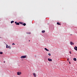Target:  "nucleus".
Masks as SVG:
<instances>
[{
	"label": "nucleus",
	"mask_w": 77,
	"mask_h": 77,
	"mask_svg": "<svg viewBox=\"0 0 77 77\" xmlns=\"http://www.w3.org/2000/svg\"><path fill=\"white\" fill-rule=\"evenodd\" d=\"M26 58V55L22 56L20 57L21 59H24Z\"/></svg>",
	"instance_id": "nucleus-1"
},
{
	"label": "nucleus",
	"mask_w": 77,
	"mask_h": 77,
	"mask_svg": "<svg viewBox=\"0 0 77 77\" xmlns=\"http://www.w3.org/2000/svg\"><path fill=\"white\" fill-rule=\"evenodd\" d=\"M6 48H9L10 49H11V46H8V45H7L6 44Z\"/></svg>",
	"instance_id": "nucleus-2"
},
{
	"label": "nucleus",
	"mask_w": 77,
	"mask_h": 77,
	"mask_svg": "<svg viewBox=\"0 0 77 77\" xmlns=\"http://www.w3.org/2000/svg\"><path fill=\"white\" fill-rule=\"evenodd\" d=\"M17 75H21V72H17Z\"/></svg>",
	"instance_id": "nucleus-3"
},
{
	"label": "nucleus",
	"mask_w": 77,
	"mask_h": 77,
	"mask_svg": "<svg viewBox=\"0 0 77 77\" xmlns=\"http://www.w3.org/2000/svg\"><path fill=\"white\" fill-rule=\"evenodd\" d=\"M48 60L49 62H52V59H51L50 58H48Z\"/></svg>",
	"instance_id": "nucleus-4"
},
{
	"label": "nucleus",
	"mask_w": 77,
	"mask_h": 77,
	"mask_svg": "<svg viewBox=\"0 0 77 77\" xmlns=\"http://www.w3.org/2000/svg\"><path fill=\"white\" fill-rule=\"evenodd\" d=\"M15 24H16V25H20V23H17V22H15Z\"/></svg>",
	"instance_id": "nucleus-5"
},
{
	"label": "nucleus",
	"mask_w": 77,
	"mask_h": 77,
	"mask_svg": "<svg viewBox=\"0 0 77 77\" xmlns=\"http://www.w3.org/2000/svg\"><path fill=\"white\" fill-rule=\"evenodd\" d=\"M70 44L71 45H74V43L72 42H70Z\"/></svg>",
	"instance_id": "nucleus-6"
},
{
	"label": "nucleus",
	"mask_w": 77,
	"mask_h": 77,
	"mask_svg": "<svg viewBox=\"0 0 77 77\" xmlns=\"http://www.w3.org/2000/svg\"><path fill=\"white\" fill-rule=\"evenodd\" d=\"M33 75H34V77H35L36 76V74H35V73H33Z\"/></svg>",
	"instance_id": "nucleus-7"
},
{
	"label": "nucleus",
	"mask_w": 77,
	"mask_h": 77,
	"mask_svg": "<svg viewBox=\"0 0 77 77\" xmlns=\"http://www.w3.org/2000/svg\"><path fill=\"white\" fill-rule=\"evenodd\" d=\"M45 50H46V51H49V50H48V49H47V48H45Z\"/></svg>",
	"instance_id": "nucleus-8"
},
{
	"label": "nucleus",
	"mask_w": 77,
	"mask_h": 77,
	"mask_svg": "<svg viewBox=\"0 0 77 77\" xmlns=\"http://www.w3.org/2000/svg\"><path fill=\"white\" fill-rule=\"evenodd\" d=\"M73 60H74V61H76V60H77V59H76V58H74Z\"/></svg>",
	"instance_id": "nucleus-9"
},
{
	"label": "nucleus",
	"mask_w": 77,
	"mask_h": 77,
	"mask_svg": "<svg viewBox=\"0 0 77 77\" xmlns=\"http://www.w3.org/2000/svg\"><path fill=\"white\" fill-rule=\"evenodd\" d=\"M22 25L24 26H25L26 25V23H24L23 24H22Z\"/></svg>",
	"instance_id": "nucleus-10"
},
{
	"label": "nucleus",
	"mask_w": 77,
	"mask_h": 77,
	"mask_svg": "<svg viewBox=\"0 0 77 77\" xmlns=\"http://www.w3.org/2000/svg\"><path fill=\"white\" fill-rule=\"evenodd\" d=\"M45 30H43V31H42V33H45Z\"/></svg>",
	"instance_id": "nucleus-11"
},
{
	"label": "nucleus",
	"mask_w": 77,
	"mask_h": 77,
	"mask_svg": "<svg viewBox=\"0 0 77 77\" xmlns=\"http://www.w3.org/2000/svg\"><path fill=\"white\" fill-rule=\"evenodd\" d=\"M57 24L58 25H60V24L59 22H57Z\"/></svg>",
	"instance_id": "nucleus-12"
},
{
	"label": "nucleus",
	"mask_w": 77,
	"mask_h": 77,
	"mask_svg": "<svg viewBox=\"0 0 77 77\" xmlns=\"http://www.w3.org/2000/svg\"><path fill=\"white\" fill-rule=\"evenodd\" d=\"M13 23H14V21H12L11 22V24Z\"/></svg>",
	"instance_id": "nucleus-13"
},
{
	"label": "nucleus",
	"mask_w": 77,
	"mask_h": 77,
	"mask_svg": "<svg viewBox=\"0 0 77 77\" xmlns=\"http://www.w3.org/2000/svg\"><path fill=\"white\" fill-rule=\"evenodd\" d=\"M3 54V52H0V54Z\"/></svg>",
	"instance_id": "nucleus-14"
},
{
	"label": "nucleus",
	"mask_w": 77,
	"mask_h": 77,
	"mask_svg": "<svg viewBox=\"0 0 77 77\" xmlns=\"http://www.w3.org/2000/svg\"><path fill=\"white\" fill-rule=\"evenodd\" d=\"M48 55H49V56H51V54H50V53H48Z\"/></svg>",
	"instance_id": "nucleus-15"
},
{
	"label": "nucleus",
	"mask_w": 77,
	"mask_h": 77,
	"mask_svg": "<svg viewBox=\"0 0 77 77\" xmlns=\"http://www.w3.org/2000/svg\"><path fill=\"white\" fill-rule=\"evenodd\" d=\"M19 23H20V24H23V23L22 22H19Z\"/></svg>",
	"instance_id": "nucleus-16"
},
{
	"label": "nucleus",
	"mask_w": 77,
	"mask_h": 77,
	"mask_svg": "<svg viewBox=\"0 0 77 77\" xmlns=\"http://www.w3.org/2000/svg\"><path fill=\"white\" fill-rule=\"evenodd\" d=\"M12 45H15V43H12Z\"/></svg>",
	"instance_id": "nucleus-17"
},
{
	"label": "nucleus",
	"mask_w": 77,
	"mask_h": 77,
	"mask_svg": "<svg viewBox=\"0 0 77 77\" xmlns=\"http://www.w3.org/2000/svg\"><path fill=\"white\" fill-rule=\"evenodd\" d=\"M69 53H70V54H71V52L70 51V52H69Z\"/></svg>",
	"instance_id": "nucleus-18"
},
{
	"label": "nucleus",
	"mask_w": 77,
	"mask_h": 77,
	"mask_svg": "<svg viewBox=\"0 0 77 77\" xmlns=\"http://www.w3.org/2000/svg\"><path fill=\"white\" fill-rule=\"evenodd\" d=\"M29 42H30V40H29Z\"/></svg>",
	"instance_id": "nucleus-19"
},
{
	"label": "nucleus",
	"mask_w": 77,
	"mask_h": 77,
	"mask_svg": "<svg viewBox=\"0 0 77 77\" xmlns=\"http://www.w3.org/2000/svg\"><path fill=\"white\" fill-rule=\"evenodd\" d=\"M68 60H69V59H67V60L68 61Z\"/></svg>",
	"instance_id": "nucleus-20"
},
{
	"label": "nucleus",
	"mask_w": 77,
	"mask_h": 77,
	"mask_svg": "<svg viewBox=\"0 0 77 77\" xmlns=\"http://www.w3.org/2000/svg\"><path fill=\"white\" fill-rule=\"evenodd\" d=\"M4 63H5V61L4 62Z\"/></svg>",
	"instance_id": "nucleus-21"
},
{
	"label": "nucleus",
	"mask_w": 77,
	"mask_h": 77,
	"mask_svg": "<svg viewBox=\"0 0 77 77\" xmlns=\"http://www.w3.org/2000/svg\"><path fill=\"white\" fill-rule=\"evenodd\" d=\"M29 34H30V33H29Z\"/></svg>",
	"instance_id": "nucleus-22"
}]
</instances>
